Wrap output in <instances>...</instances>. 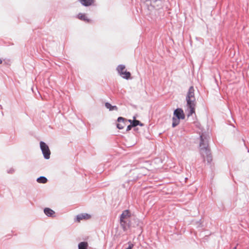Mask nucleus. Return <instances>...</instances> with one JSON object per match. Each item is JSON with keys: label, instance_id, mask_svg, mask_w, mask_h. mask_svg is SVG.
<instances>
[{"label": "nucleus", "instance_id": "nucleus-1", "mask_svg": "<svg viewBox=\"0 0 249 249\" xmlns=\"http://www.w3.org/2000/svg\"><path fill=\"white\" fill-rule=\"evenodd\" d=\"M200 153L203 157V160H206L208 163H210L212 161V156L210 149L208 146V141L206 137L203 135L200 136Z\"/></svg>", "mask_w": 249, "mask_h": 249}, {"label": "nucleus", "instance_id": "nucleus-2", "mask_svg": "<svg viewBox=\"0 0 249 249\" xmlns=\"http://www.w3.org/2000/svg\"><path fill=\"white\" fill-rule=\"evenodd\" d=\"M185 115L183 110L181 108H177L174 111L173 117L172 118V124L173 127L177 126L180 123V119H184Z\"/></svg>", "mask_w": 249, "mask_h": 249}, {"label": "nucleus", "instance_id": "nucleus-3", "mask_svg": "<svg viewBox=\"0 0 249 249\" xmlns=\"http://www.w3.org/2000/svg\"><path fill=\"white\" fill-rule=\"evenodd\" d=\"M39 145L44 158L46 160L49 159L50 158L51 151L48 145L43 141L40 142Z\"/></svg>", "mask_w": 249, "mask_h": 249}, {"label": "nucleus", "instance_id": "nucleus-4", "mask_svg": "<svg viewBox=\"0 0 249 249\" xmlns=\"http://www.w3.org/2000/svg\"><path fill=\"white\" fill-rule=\"evenodd\" d=\"M187 107L189 109L187 116L189 117L193 114L195 113V107L196 106V99H186Z\"/></svg>", "mask_w": 249, "mask_h": 249}, {"label": "nucleus", "instance_id": "nucleus-5", "mask_svg": "<svg viewBox=\"0 0 249 249\" xmlns=\"http://www.w3.org/2000/svg\"><path fill=\"white\" fill-rule=\"evenodd\" d=\"M91 217V215L87 213H82L76 215L75 221L80 222L83 219H89Z\"/></svg>", "mask_w": 249, "mask_h": 249}, {"label": "nucleus", "instance_id": "nucleus-6", "mask_svg": "<svg viewBox=\"0 0 249 249\" xmlns=\"http://www.w3.org/2000/svg\"><path fill=\"white\" fill-rule=\"evenodd\" d=\"M126 120L122 117H119L117 119V122L118 123L116 124V127L119 129H122L124 128L125 124L124 123V121Z\"/></svg>", "mask_w": 249, "mask_h": 249}, {"label": "nucleus", "instance_id": "nucleus-7", "mask_svg": "<svg viewBox=\"0 0 249 249\" xmlns=\"http://www.w3.org/2000/svg\"><path fill=\"white\" fill-rule=\"evenodd\" d=\"M128 121L130 124H131L132 125L134 128V130L135 131L138 130V128H135L136 126H137V125L143 126L144 125L139 120H136V117H135V116L133 117V120H128Z\"/></svg>", "mask_w": 249, "mask_h": 249}, {"label": "nucleus", "instance_id": "nucleus-8", "mask_svg": "<svg viewBox=\"0 0 249 249\" xmlns=\"http://www.w3.org/2000/svg\"><path fill=\"white\" fill-rule=\"evenodd\" d=\"M195 89L193 86H191L189 88L188 91L187 92L186 99H196L195 97Z\"/></svg>", "mask_w": 249, "mask_h": 249}, {"label": "nucleus", "instance_id": "nucleus-9", "mask_svg": "<svg viewBox=\"0 0 249 249\" xmlns=\"http://www.w3.org/2000/svg\"><path fill=\"white\" fill-rule=\"evenodd\" d=\"M44 213L48 217H53L55 216V212L53 210L49 208L44 209Z\"/></svg>", "mask_w": 249, "mask_h": 249}, {"label": "nucleus", "instance_id": "nucleus-10", "mask_svg": "<svg viewBox=\"0 0 249 249\" xmlns=\"http://www.w3.org/2000/svg\"><path fill=\"white\" fill-rule=\"evenodd\" d=\"M80 3L85 6L89 7L93 4L95 0H78Z\"/></svg>", "mask_w": 249, "mask_h": 249}, {"label": "nucleus", "instance_id": "nucleus-11", "mask_svg": "<svg viewBox=\"0 0 249 249\" xmlns=\"http://www.w3.org/2000/svg\"><path fill=\"white\" fill-rule=\"evenodd\" d=\"M131 216V213L128 210H124L122 214L120 216V219H125L127 217H130Z\"/></svg>", "mask_w": 249, "mask_h": 249}, {"label": "nucleus", "instance_id": "nucleus-12", "mask_svg": "<svg viewBox=\"0 0 249 249\" xmlns=\"http://www.w3.org/2000/svg\"><path fill=\"white\" fill-rule=\"evenodd\" d=\"M78 18L83 21H84L86 22L89 23L91 22V20L88 18L86 16L85 14L79 13L78 15Z\"/></svg>", "mask_w": 249, "mask_h": 249}, {"label": "nucleus", "instance_id": "nucleus-13", "mask_svg": "<svg viewBox=\"0 0 249 249\" xmlns=\"http://www.w3.org/2000/svg\"><path fill=\"white\" fill-rule=\"evenodd\" d=\"M105 106L106 108H107V109H109V111H113V110L117 111L118 109V108L116 106H112L108 102L105 103Z\"/></svg>", "mask_w": 249, "mask_h": 249}, {"label": "nucleus", "instance_id": "nucleus-14", "mask_svg": "<svg viewBox=\"0 0 249 249\" xmlns=\"http://www.w3.org/2000/svg\"><path fill=\"white\" fill-rule=\"evenodd\" d=\"M89 244L86 241L80 242L78 245V249H88Z\"/></svg>", "mask_w": 249, "mask_h": 249}, {"label": "nucleus", "instance_id": "nucleus-15", "mask_svg": "<svg viewBox=\"0 0 249 249\" xmlns=\"http://www.w3.org/2000/svg\"><path fill=\"white\" fill-rule=\"evenodd\" d=\"M125 65H123V64H120L117 66V67L116 68V70H117L118 73L120 75L121 74H123V72L125 71Z\"/></svg>", "mask_w": 249, "mask_h": 249}, {"label": "nucleus", "instance_id": "nucleus-16", "mask_svg": "<svg viewBox=\"0 0 249 249\" xmlns=\"http://www.w3.org/2000/svg\"><path fill=\"white\" fill-rule=\"evenodd\" d=\"M120 76L124 79L128 80L131 78V73L129 71H127L125 70L123 72V74H121Z\"/></svg>", "mask_w": 249, "mask_h": 249}, {"label": "nucleus", "instance_id": "nucleus-17", "mask_svg": "<svg viewBox=\"0 0 249 249\" xmlns=\"http://www.w3.org/2000/svg\"><path fill=\"white\" fill-rule=\"evenodd\" d=\"M48 181L47 178L44 176H40L36 179V181L40 183H46Z\"/></svg>", "mask_w": 249, "mask_h": 249}, {"label": "nucleus", "instance_id": "nucleus-18", "mask_svg": "<svg viewBox=\"0 0 249 249\" xmlns=\"http://www.w3.org/2000/svg\"><path fill=\"white\" fill-rule=\"evenodd\" d=\"M120 222L121 226L122 227V229L124 231H126L127 230V222L125 220V219H120Z\"/></svg>", "mask_w": 249, "mask_h": 249}, {"label": "nucleus", "instance_id": "nucleus-19", "mask_svg": "<svg viewBox=\"0 0 249 249\" xmlns=\"http://www.w3.org/2000/svg\"><path fill=\"white\" fill-rule=\"evenodd\" d=\"M128 243L129 244V246L125 249H132L134 246V245L131 242H129Z\"/></svg>", "mask_w": 249, "mask_h": 249}, {"label": "nucleus", "instance_id": "nucleus-20", "mask_svg": "<svg viewBox=\"0 0 249 249\" xmlns=\"http://www.w3.org/2000/svg\"><path fill=\"white\" fill-rule=\"evenodd\" d=\"M133 127V126L131 124H130L129 125H128L126 128V131H129V130H130Z\"/></svg>", "mask_w": 249, "mask_h": 249}, {"label": "nucleus", "instance_id": "nucleus-21", "mask_svg": "<svg viewBox=\"0 0 249 249\" xmlns=\"http://www.w3.org/2000/svg\"><path fill=\"white\" fill-rule=\"evenodd\" d=\"M15 170L13 168H11L7 171V173L8 174H13Z\"/></svg>", "mask_w": 249, "mask_h": 249}, {"label": "nucleus", "instance_id": "nucleus-22", "mask_svg": "<svg viewBox=\"0 0 249 249\" xmlns=\"http://www.w3.org/2000/svg\"><path fill=\"white\" fill-rule=\"evenodd\" d=\"M165 8L166 9V10H169V8H168V6H167L165 7Z\"/></svg>", "mask_w": 249, "mask_h": 249}, {"label": "nucleus", "instance_id": "nucleus-23", "mask_svg": "<svg viewBox=\"0 0 249 249\" xmlns=\"http://www.w3.org/2000/svg\"><path fill=\"white\" fill-rule=\"evenodd\" d=\"M2 59H1L0 58V64H1V63H2Z\"/></svg>", "mask_w": 249, "mask_h": 249}, {"label": "nucleus", "instance_id": "nucleus-24", "mask_svg": "<svg viewBox=\"0 0 249 249\" xmlns=\"http://www.w3.org/2000/svg\"><path fill=\"white\" fill-rule=\"evenodd\" d=\"M237 249V247H236V246H235V247H234L233 248V249Z\"/></svg>", "mask_w": 249, "mask_h": 249}, {"label": "nucleus", "instance_id": "nucleus-25", "mask_svg": "<svg viewBox=\"0 0 249 249\" xmlns=\"http://www.w3.org/2000/svg\"><path fill=\"white\" fill-rule=\"evenodd\" d=\"M187 179H188V178H185V180H187Z\"/></svg>", "mask_w": 249, "mask_h": 249}, {"label": "nucleus", "instance_id": "nucleus-26", "mask_svg": "<svg viewBox=\"0 0 249 249\" xmlns=\"http://www.w3.org/2000/svg\"><path fill=\"white\" fill-rule=\"evenodd\" d=\"M248 152H249V150H248Z\"/></svg>", "mask_w": 249, "mask_h": 249}]
</instances>
